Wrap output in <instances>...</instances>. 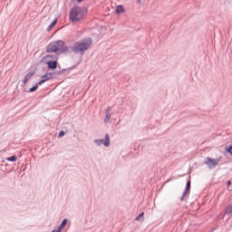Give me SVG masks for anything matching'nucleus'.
Here are the masks:
<instances>
[{
  "label": "nucleus",
  "instance_id": "nucleus-12",
  "mask_svg": "<svg viewBox=\"0 0 232 232\" xmlns=\"http://www.w3.org/2000/svg\"><path fill=\"white\" fill-rule=\"evenodd\" d=\"M116 14H122L124 12V7L122 5H117L115 9Z\"/></svg>",
  "mask_w": 232,
  "mask_h": 232
},
{
  "label": "nucleus",
  "instance_id": "nucleus-22",
  "mask_svg": "<svg viewBox=\"0 0 232 232\" xmlns=\"http://www.w3.org/2000/svg\"><path fill=\"white\" fill-rule=\"evenodd\" d=\"M230 184H231V181L228 180V181L227 182V186L229 187Z\"/></svg>",
  "mask_w": 232,
  "mask_h": 232
},
{
  "label": "nucleus",
  "instance_id": "nucleus-1",
  "mask_svg": "<svg viewBox=\"0 0 232 232\" xmlns=\"http://www.w3.org/2000/svg\"><path fill=\"white\" fill-rule=\"evenodd\" d=\"M46 53H57V55H61V53H68L70 49L68 45H65L64 42L62 40L51 42L46 49Z\"/></svg>",
  "mask_w": 232,
  "mask_h": 232
},
{
  "label": "nucleus",
  "instance_id": "nucleus-14",
  "mask_svg": "<svg viewBox=\"0 0 232 232\" xmlns=\"http://www.w3.org/2000/svg\"><path fill=\"white\" fill-rule=\"evenodd\" d=\"M66 224H68V219H63L61 225L59 226L58 229H60V231H63V227H64Z\"/></svg>",
  "mask_w": 232,
  "mask_h": 232
},
{
  "label": "nucleus",
  "instance_id": "nucleus-21",
  "mask_svg": "<svg viewBox=\"0 0 232 232\" xmlns=\"http://www.w3.org/2000/svg\"><path fill=\"white\" fill-rule=\"evenodd\" d=\"M146 0H137L138 5H142Z\"/></svg>",
  "mask_w": 232,
  "mask_h": 232
},
{
  "label": "nucleus",
  "instance_id": "nucleus-6",
  "mask_svg": "<svg viewBox=\"0 0 232 232\" xmlns=\"http://www.w3.org/2000/svg\"><path fill=\"white\" fill-rule=\"evenodd\" d=\"M57 59H59V57L55 54H47L44 57L42 58L41 63H43L44 64L46 63H51L53 61H57Z\"/></svg>",
  "mask_w": 232,
  "mask_h": 232
},
{
  "label": "nucleus",
  "instance_id": "nucleus-16",
  "mask_svg": "<svg viewBox=\"0 0 232 232\" xmlns=\"http://www.w3.org/2000/svg\"><path fill=\"white\" fill-rule=\"evenodd\" d=\"M185 190L191 191V180L187 181Z\"/></svg>",
  "mask_w": 232,
  "mask_h": 232
},
{
  "label": "nucleus",
  "instance_id": "nucleus-13",
  "mask_svg": "<svg viewBox=\"0 0 232 232\" xmlns=\"http://www.w3.org/2000/svg\"><path fill=\"white\" fill-rule=\"evenodd\" d=\"M55 24H57V19H54L47 27V32H50V30H52L53 28V26H55Z\"/></svg>",
  "mask_w": 232,
  "mask_h": 232
},
{
  "label": "nucleus",
  "instance_id": "nucleus-8",
  "mask_svg": "<svg viewBox=\"0 0 232 232\" xmlns=\"http://www.w3.org/2000/svg\"><path fill=\"white\" fill-rule=\"evenodd\" d=\"M45 64H47V68L49 70H57V60L56 61H53V62H47L45 63Z\"/></svg>",
  "mask_w": 232,
  "mask_h": 232
},
{
  "label": "nucleus",
  "instance_id": "nucleus-15",
  "mask_svg": "<svg viewBox=\"0 0 232 232\" xmlns=\"http://www.w3.org/2000/svg\"><path fill=\"white\" fill-rule=\"evenodd\" d=\"M37 88H39V84L38 83H36L34 86L31 87L29 89V92L30 93H34V92H37Z\"/></svg>",
  "mask_w": 232,
  "mask_h": 232
},
{
  "label": "nucleus",
  "instance_id": "nucleus-5",
  "mask_svg": "<svg viewBox=\"0 0 232 232\" xmlns=\"http://www.w3.org/2000/svg\"><path fill=\"white\" fill-rule=\"evenodd\" d=\"M53 77H55L53 72L45 73L44 75H43L41 77V81L38 82V85L41 86V84H44V82H46V81H50V79H53Z\"/></svg>",
  "mask_w": 232,
  "mask_h": 232
},
{
  "label": "nucleus",
  "instance_id": "nucleus-23",
  "mask_svg": "<svg viewBox=\"0 0 232 232\" xmlns=\"http://www.w3.org/2000/svg\"><path fill=\"white\" fill-rule=\"evenodd\" d=\"M77 3H82L83 0H76Z\"/></svg>",
  "mask_w": 232,
  "mask_h": 232
},
{
  "label": "nucleus",
  "instance_id": "nucleus-19",
  "mask_svg": "<svg viewBox=\"0 0 232 232\" xmlns=\"http://www.w3.org/2000/svg\"><path fill=\"white\" fill-rule=\"evenodd\" d=\"M140 218H144V212L140 213V215L136 217L135 220L139 222Z\"/></svg>",
  "mask_w": 232,
  "mask_h": 232
},
{
  "label": "nucleus",
  "instance_id": "nucleus-3",
  "mask_svg": "<svg viewBox=\"0 0 232 232\" xmlns=\"http://www.w3.org/2000/svg\"><path fill=\"white\" fill-rule=\"evenodd\" d=\"M88 14V7L86 6H73L69 13V19L71 23H79L84 19V15Z\"/></svg>",
  "mask_w": 232,
  "mask_h": 232
},
{
  "label": "nucleus",
  "instance_id": "nucleus-18",
  "mask_svg": "<svg viewBox=\"0 0 232 232\" xmlns=\"http://www.w3.org/2000/svg\"><path fill=\"white\" fill-rule=\"evenodd\" d=\"M226 151L227 153H229V155H231L232 157V144L226 148Z\"/></svg>",
  "mask_w": 232,
  "mask_h": 232
},
{
  "label": "nucleus",
  "instance_id": "nucleus-7",
  "mask_svg": "<svg viewBox=\"0 0 232 232\" xmlns=\"http://www.w3.org/2000/svg\"><path fill=\"white\" fill-rule=\"evenodd\" d=\"M205 164L208 166V168H215L216 166H218V160H213L209 157H207L205 160Z\"/></svg>",
  "mask_w": 232,
  "mask_h": 232
},
{
  "label": "nucleus",
  "instance_id": "nucleus-10",
  "mask_svg": "<svg viewBox=\"0 0 232 232\" xmlns=\"http://www.w3.org/2000/svg\"><path fill=\"white\" fill-rule=\"evenodd\" d=\"M32 77H34V72H31L27 73L24 78V81H23L24 84H26V82H28L32 79Z\"/></svg>",
  "mask_w": 232,
  "mask_h": 232
},
{
  "label": "nucleus",
  "instance_id": "nucleus-2",
  "mask_svg": "<svg viewBox=\"0 0 232 232\" xmlns=\"http://www.w3.org/2000/svg\"><path fill=\"white\" fill-rule=\"evenodd\" d=\"M92 38L82 39L73 44L71 47L72 53H80V55H84L85 52H88L92 46Z\"/></svg>",
  "mask_w": 232,
  "mask_h": 232
},
{
  "label": "nucleus",
  "instance_id": "nucleus-4",
  "mask_svg": "<svg viewBox=\"0 0 232 232\" xmlns=\"http://www.w3.org/2000/svg\"><path fill=\"white\" fill-rule=\"evenodd\" d=\"M94 142L97 144V146H102V144H103L105 148H108V146H110V134L106 133L105 139L95 140Z\"/></svg>",
  "mask_w": 232,
  "mask_h": 232
},
{
  "label": "nucleus",
  "instance_id": "nucleus-20",
  "mask_svg": "<svg viewBox=\"0 0 232 232\" xmlns=\"http://www.w3.org/2000/svg\"><path fill=\"white\" fill-rule=\"evenodd\" d=\"M64 134L65 132L63 130H61L58 134L59 139H61V137H64Z\"/></svg>",
  "mask_w": 232,
  "mask_h": 232
},
{
  "label": "nucleus",
  "instance_id": "nucleus-9",
  "mask_svg": "<svg viewBox=\"0 0 232 232\" xmlns=\"http://www.w3.org/2000/svg\"><path fill=\"white\" fill-rule=\"evenodd\" d=\"M111 107H108L105 111V119L104 122H109L111 119Z\"/></svg>",
  "mask_w": 232,
  "mask_h": 232
},
{
  "label": "nucleus",
  "instance_id": "nucleus-17",
  "mask_svg": "<svg viewBox=\"0 0 232 232\" xmlns=\"http://www.w3.org/2000/svg\"><path fill=\"white\" fill-rule=\"evenodd\" d=\"M9 162H16L17 161V157L16 156H11L6 159Z\"/></svg>",
  "mask_w": 232,
  "mask_h": 232
},
{
  "label": "nucleus",
  "instance_id": "nucleus-11",
  "mask_svg": "<svg viewBox=\"0 0 232 232\" xmlns=\"http://www.w3.org/2000/svg\"><path fill=\"white\" fill-rule=\"evenodd\" d=\"M189 193H190L189 190L184 189V191L179 198L180 202L184 201V198H186V197H188V195H189Z\"/></svg>",
  "mask_w": 232,
  "mask_h": 232
}]
</instances>
